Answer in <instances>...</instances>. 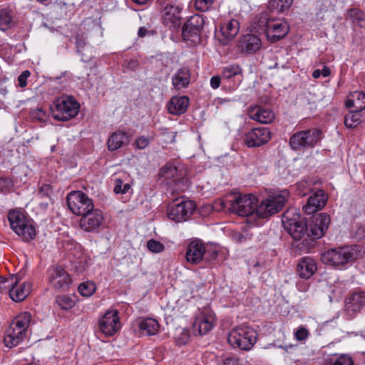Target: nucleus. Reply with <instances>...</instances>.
<instances>
[{"mask_svg":"<svg viewBox=\"0 0 365 365\" xmlns=\"http://www.w3.org/2000/svg\"><path fill=\"white\" fill-rule=\"evenodd\" d=\"M214 206L217 210L227 209L240 216L255 218L257 217L258 199L251 193L232 192L227 195L223 200L215 201Z\"/></svg>","mask_w":365,"mask_h":365,"instance_id":"obj_1","label":"nucleus"},{"mask_svg":"<svg viewBox=\"0 0 365 365\" xmlns=\"http://www.w3.org/2000/svg\"><path fill=\"white\" fill-rule=\"evenodd\" d=\"M361 255L360 245H346L329 249L322 253L321 259L325 264L343 270L350 267Z\"/></svg>","mask_w":365,"mask_h":365,"instance_id":"obj_2","label":"nucleus"},{"mask_svg":"<svg viewBox=\"0 0 365 365\" xmlns=\"http://www.w3.org/2000/svg\"><path fill=\"white\" fill-rule=\"evenodd\" d=\"M31 315L27 312L20 313L5 331L4 342L6 346L12 348L19 345L27 336Z\"/></svg>","mask_w":365,"mask_h":365,"instance_id":"obj_3","label":"nucleus"},{"mask_svg":"<svg viewBox=\"0 0 365 365\" xmlns=\"http://www.w3.org/2000/svg\"><path fill=\"white\" fill-rule=\"evenodd\" d=\"M8 220L11 230L24 241L29 242L36 235L33 220L23 211L12 210L8 213Z\"/></svg>","mask_w":365,"mask_h":365,"instance_id":"obj_4","label":"nucleus"},{"mask_svg":"<svg viewBox=\"0 0 365 365\" xmlns=\"http://www.w3.org/2000/svg\"><path fill=\"white\" fill-rule=\"evenodd\" d=\"M186 171L178 162H169L158 173L159 180L168 186L177 185V190H183L187 183Z\"/></svg>","mask_w":365,"mask_h":365,"instance_id":"obj_5","label":"nucleus"},{"mask_svg":"<svg viewBox=\"0 0 365 365\" xmlns=\"http://www.w3.org/2000/svg\"><path fill=\"white\" fill-rule=\"evenodd\" d=\"M256 331L248 326H239L233 328L229 333L227 340L234 348L241 350H250L257 341Z\"/></svg>","mask_w":365,"mask_h":365,"instance_id":"obj_6","label":"nucleus"},{"mask_svg":"<svg viewBox=\"0 0 365 365\" xmlns=\"http://www.w3.org/2000/svg\"><path fill=\"white\" fill-rule=\"evenodd\" d=\"M51 109L52 115L56 120L67 121L78 115L80 104L73 97L65 96L56 99Z\"/></svg>","mask_w":365,"mask_h":365,"instance_id":"obj_7","label":"nucleus"},{"mask_svg":"<svg viewBox=\"0 0 365 365\" xmlns=\"http://www.w3.org/2000/svg\"><path fill=\"white\" fill-rule=\"evenodd\" d=\"M282 222L284 229L294 240H299L307 232L304 218L295 208L287 210L283 214Z\"/></svg>","mask_w":365,"mask_h":365,"instance_id":"obj_8","label":"nucleus"},{"mask_svg":"<svg viewBox=\"0 0 365 365\" xmlns=\"http://www.w3.org/2000/svg\"><path fill=\"white\" fill-rule=\"evenodd\" d=\"M196 205L193 201L184 197L175 199L168 209V217L175 222L187 220L195 210Z\"/></svg>","mask_w":365,"mask_h":365,"instance_id":"obj_9","label":"nucleus"},{"mask_svg":"<svg viewBox=\"0 0 365 365\" xmlns=\"http://www.w3.org/2000/svg\"><path fill=\"white\" fill-rule=\"evenodd\" d=\"M322 139V133L316 128L297 132L289 139V145L294 150L314 148Z\"/></svg>","mask_w":365,"mask_h":365,"instance_id":"obj_10","label":"nucleus"},{"mask_svg":"<svg viewBox=\"0 0 365 365\" xmlns=\"http://www.w3.org/2000/svg\"><path fill=\"white\" fill-rule=\"evenodd\" d=\"M287 197V192H282L262 200L257 210V217L264 219L277 213L284 207Z\"/></svg>","mask_w":365,"mask_h":365,"instance_id":"obj_11","label":"nucleus"},{"mask_svg":"<svg viewBox=\"0 0 365 365\" xmlns=\"http://www.w3.org/2000/svg\"><path fill=\"white\" fill-rule=\"evenodd\" d=\"M67 204L72 213L81 217L94 207L93 200L81 191L71 192L67 195Z\"/></svg>","mask_w":365,"mask_h":365,"instance_id":"obj_12","label":"nucleus"},{"mask_svg":"<svg viewBox=\"0 0 365 365\" xmlns=\"http://www.w3.org/2000/svg\"><path fill=\"white\" fill-rule=\"evenodd\" d=\"M204 20L200 15L191 16L183 25L182 38L191 44H197L200 41V33L203 27Z\"/></svg>","mask_w":365,"mask_h":365,"instance_id":"obj_13","label":"nucleus"},{"mask_svg":"<svg viewBox=\"0 0 365 365\" xmlns=\"http://www.w3.org/2000/svg\"><path fill=\"white\" fill-rule=\"evenodd\" d=\"M99 329L106 336L115 335L121 328L118 312L115 309H109L100 318Z\"/></svg>","mask_w":365,"mask_h":365,"instance_id":"obj_14","label":"nucleus"},{"mask_svg":"<svg viewBox=\"0 0 365 365\" xmlns=\"http://www.w3.org/2000/svg\"><path fill=\"white\" fill-rule=\"evenodd\" d=\"M216 322L215 315L209 307L199 309L193 322V329L200 334H205L215 326Z\"/></svg>","mask_w":365,"mask_h":365,"instance_id":"obj_15","label":"nucleus"},{"mask_svg":"<svg viewBox=\"0 0 365 365\" xmlns=\"http://www.w3.org/2000/svg\"><path fill=\"white\" fill-rule=\"evenodd\" d=\"M289 30L287 21L283 19H268L266 23L265 32L269 41L272 43L284 38Z\"/></svg>","mask_w":365,"mask_h":365,"instance_id":"obj_16","label":"nucleus"},{"mask_svg":"<svg viewBox=\"0 0 365 365\" xmlns=\"http://www.w3.org/2000/svg\"><path fill=\"white\" fill-rule=\"evenodd\" d=\"M223 87L229 91H235L242 81V69L239 65L231 64L222 68Z\"/></svg>","mask_w":365,"mask_h":365,"instance_id":"obj_17","label":"nucleus"},{"mask_svg":"<svg viewBox=\"0 0 365 365\" xmlns=\"http://www.w3.org/2000/svg\"><path fill=\"white\" fill-rule=\"evenodd\" d=\"M271 139V132L268 128L257 127L247 131L243 137L244 143L249 148L259 147Z\"/></svg>","mask_w":365,"mask_h":365,"instance_id":"obj_18","label":"nucleus"},{"mask_svg":"<svg viewBox=\"0 0 365 365\" xmlns=\"http://www.w3.org/2000/svg\"><path fill=\"white\" fill-rule=\"evenodd\" d=\"M208 251L206 250L205 245L200 240H196L192 241L187 247L186 259L192 264H197L201 262L205 256L208 261L215 259L217 252L214 251L210 257H207Z\"/></svg>","mask_w":365,"mask_h":365,"instance_id":"obj_19","label":"nucleus"},{"mask_svg":"<svg viewBox=\"0 0 365 365\" xmlns=\"http://www.w3.org/2000/svg\"><path fill=\"white\" fill-rule=\"evenodd\" d=\"M48 282L56 289L66 290L71 283V279L61 267H54L48 270Z\"/></svg>","mask_w":365,"mask_h":365,"instance_id":"obj_20","label":"nucleus"},{"mask_svg":"<svg viewBox=\"0 0 365 365\" xmlns=\"http://www.w3.org/2000/svg\"><path fill=\"white\" fill-rule=\"evenodd\" d=\"M103 212L100 210L93 207L92 211L81 217L79 225L82 230L91 232L97 231L103 225Z\"/></svg>","mask_w":365,"mask_h":365,"instance_id":"obj_21","label":"nucleus"},{"mask_svg":"<svg viewBox=\"0 0 365 365\" xmlns=\"http://www.w3.org/2000/svg\"><path fill=\"white\" fill-rule=\"evenodd\" d=\"M327 199V195L325 194L324 191L319 190L308 198L302 210L307 215L314 214L325 206Z\"/></svg>","mask_w":365,"mask_h":365,"instance_id":"obj_22","label":"nucleus"},{"mask_svg":"<svg viewBox=\"0 0 365 365\" xmlns=\"http://www.w3.org/2000/svg\"><path fill=\"white\" fill-rule=\"evenodd\" d=\"M330 217L326 213H319L314 216L310 225L311 235L314 239L322 238L327 232L329 224Z\"/></svg>","mask_w":365,"mask_h":365,"instance_id":"obj_23","label":"nucleus"},{"mask_svg":"<svg viewBox=\"0 0 365 365\" xmlns=\"http://www.w3.org/2000/svg\"><path fill=\"white\" fill-rule=\"evenodd\" d=\"M248 115L252 120L264 124L270 123L274 119V113L272 110L259 106H250Z\"/></svg>","mask_w":365,"mask_h":365,"instance_id":"obj_24","label":"nucleus"},{"mask_svg":"<svg viewBox=\"0 0 365 365\" xmlns=\"http://www.w3.org/2000/svg\"><path fill=\"white\" fill-rule=\"evenodd\" d=\"M365 305V292L352 294L347 298L345 304V311L350 318H352Z\"/></svg>","mask_w":365,"mask_h":365,"instance_id":"obj_25","label":"nucleus"},{"mask_svg":"<svg viewBox=\"0 0 365 365\" xmlns=\"http://www.w3.org/2000/svg\"><path fill=\"white\" fill-rule=\"evenodd\" d=\"M31 289V285L29 282H21L17 277V282H14L9 289V296L14 302H21L29 295Z\"/></svg>","mask_w":365,"mask_h":365,"instance_id":"obj_26","label":"nucleus"},{"mask_svg":"<svg viewBox=\"0 0 365 365\" xmlns=\"http://www.w3.org/2000/svg\"><path fill=\"white\" fill-rule=\"evenodd\" d=\"M239 30L240 23L237 19H232L224 21L220 26L223 43H227L234 39L238 34Z\"/></svg>","mask_w":365,"mask_h":365,"instance_id":"obj_27","label":"nucleus"},{"mask_svg":"<svg viewBox=\"0 0 365 365\" xmlns=\"http://www.w3.org/2000/svg\"><path fill=\"white\" fill-rule=\"evenodd\" d=\"M261 40L255 34H246L239 41V47L245 53H254L259 49Z\"/></svg>","mask_w":365,"mask_h":365,"instance_id":"obj_28","label":"nucleus"},{"mask_svg":"<svg viewBox=\"0 0 365 365\" xmlns=\"http://www.w3.org/2000/svg\"><path fill=\"white\" fill-rule=\"evenodd\" d=\"M189 98L187 96H173L169 101L167 108L170 114L180 115L184 113L188 107Z\"/></svg>","mask_w":365,"mask_h":365,"instance_id":"obj_29","label":"nucleus"},{"mask_svg":"<svg viewBox=\"0 0 365 365\" xmlns=\"http://www.w3.org/2000/svg\"><path fill=\"white\" fill-rule=\"evenodd\" d=\"M317 263L310 257H304L298 263L297 271L301 278L309 279L317 271Z\"/></svg>","mask_w":365,"mask_h":365,"instance_id":"obj_30","label":"nucleus"},{"mask_svg":"<svg viewBox=\"0 0 365 365\" xmlns=\"http://www.w3.org/2000/svg\"><path fill=\"white\" fill-rule=\"evenodd\" d=\"M130 137L127 133L122 130L113 132L107 141L108 149L110 151L116 150L122 146L127 145Z\"/></svg>","mask_w":365,"mask_h":365,"instance_id":"obj_31","label":"nucleus"},{"mask_svg":"<svg viewBox=\"0 0 365 365\" xmlns=\"http://www.w3.org/2000/svg\"><path fill=\"white\" fill-rule=\"evenodd\" d=\"M346 108H354L355 110L361 112L365 109V93L356 91L350 93L346 101Z\"/></svg>","mask_w":365,"mask_h":365,"instance_id":"obj_32","label":"nucleus"},{"mask_svg":"<svg viewBox=\"0 0 365 365\" xmlns=\"http://www.w3.org/2000/svg\"><path fill=\"white\" fill-rule=\"evenodd\" d=\"M180 9L178 6L168 5L162 11L163 21L167 25L178 24Z\"/></svg>","mask_w":365,"mask_h":365,"instance_id":"obj_33","label":"nucleus"},{"mask_svg":"<svg viewBox=\"0 0 365 365\" xmlns=\"http://www.w3.org/2000/svg\"><path fill=\"white\" fill-rule=\"evenodd\" d=\"M190 71L186 68L178 69L172 78L173 85L177 90L187 87L190 83Z\"/></svg>","mask_w":365,"mask_h":365,"instance_id":"obj_34","label":"nucleus"},{"mask_svg":"<svg viewBox=\"0 0 365 365\" xmlns=\"http://www.w3.org/2000/svg\"><path fill=\"white\" fill-rule=\"evenodd\" d=\"M138 327L142 334L145 335H155L159 329L158 322L152 318L142 319L139 324Z\"/></svg>","mask_w":365,"mask_h":365,"instance_id":"obj_35","label":"nucleus"},{"mask_svg":"<svg viewBox=\"0 0 365 365\" xmlns=\"http://www.w3.org/2000/svg\"><path fill=\"white\" fill-rule=\"evenodd\" d=\"M78 297L75 294H61L56 297V303L62 310H70L75 307Z\"/></svg>","mask_w":365,"mask_h":365,"instance_id":"obj_36","label":"nucleus"},{"mask_svg":"<svg viewBox=\"0 0 365 365\" xmlns=\"http://www.w3.org/2000/svg\"><path fill=\"white\" fill-rule=\"evenodd\" d=\"M72 255L76 259V263L77 269L79 272L85 270L86 267L88 264L90 259L89 257L85 253L83 250L80 245L75 247V250L72 252Z\"/></svg>","mask_w":365,"mask_h":365,"instance_id":"obj_37","label":"nucleus"},{"mask_svg":"<svg viewBox=\"0 0 365 365\" xmlns=\"http://www.w3.org/2000/svg\"><path fill=\"white\" fill-rule=\"evenodd\" d=\"M361 123V112L351 110L344 117V124L347 128H356Z\"/></svg>","mask_w":365,"mask_h":365,"instance_id":"obj_38","label":"nucleus"},{"mask_svg":"<svg viewBox=\"0 0 365 365\" xmlns=\"http://www.w3.org/2000/svg\"><path fill=\"white\" fill-rule=\"evenodd\" d=\"M292 0H270L268 7L272 11L282 13L287 11L292 5Z\"/></svg>","mask_w":365,"mask_h":365,"instance_id":"obj_39","label":"nucleus"},{"mask_svg":"<svg viewBox=\"0 0 365 365\" xmlns=\"http://www.w3.org/2000/svg\"><path fill=\"white\" fill-rule=\"evenodd\" d=\"M13 12L9 9H2L0 10V29L6 30L12 25Z\"/></svg>","mask_w":365,"mask_h":365,"instance_id":"obj_40","label":"nucleus"},{"mask_svg":"<svg viewBox=\"0 0 365 365\" xmlns=\"http://www.w3.org/2000/svg\"><path fill=\"white\" fill-rule=\"evenodd\" d=\"M96 286L94 282L88 281L79 284L78 291L83 297H91L96 292Z\"/></svg>","mask_w":365,"mask_h":365,"instance_id":"obj_41","label":"nucleus"},{"mask_svg":"<svg viewBox=\"0 0 365 365\" xmlns=\"http://www.w3.org/2000/svg\"><path fill=\"white\" fill-rule=\"evenodd\" d=\"M349 16L361 27H365V12L358 9H351L349 11Z\"/></svg>","mask_w":365,"mask_h":365,"instance_id":"obj_42","label":"nucleus"},{"mask_svg":"<svg viewBox=\"0 0 365 365\" xmlns=\"http://www.w3.org/2000/svg\"><path fill=\"white\" fill-rule=\"evenodd\" d=\"M14 282H17L16 275H11L9 277H0V291L9 293V289Z\"/></svg>","mask_w":365,"mask_h":365,"instance_id":"obj_43","label":"nucleus"},{"mask_svg":"<svg viewBox=\"0 0 365 365\" xmlns=\"http://www.w3.org/2000/svg\"><path fill=\"white\" fill-rule=\"evenodd\" d=\"M115 185L113 191L116 194H125L131 190V186L128 182L124 183L123 180L119 178H115Z\"/></svg>","mask_w":365,"mask_h":365,"instance_id":"obj_44","label":"nucleus"},{"mask_svg":"<svg viewBox=\"0 0 365 365\" xmlns=\"http://www.w3.org/2000/svg\"><path fill=\"white\" fill-rule=\"evenodd\" d=\"M14 186V181L8 177L0 178V192L7 194L12 191Z\"/></svg>","mask_w":365,"mask_h":365,"instance_id":"obj_45","label":"nucleus"},{"mask_svg":"<svg viewBox=\"0 0 365 365\" xmlns=\"http://www.w3.org/2000/svg\"><path fill=\"white\" fill-rule=\"evenodd\" d=\"M147 247L151 252L159 253L165 250V246L160 242L155 240H150L147 242Z\"/></svg>","mask_w":365,"mask_h":365,"instance_id":"obj_46","label":"nucleus"},{"mask_svg":"<svg viewBox=\"0 0 365 365\" xmlns=\"http://www.w3.org/2000/svg\"><path fill=\"white\" fill-rule=\"evenodd\" d=\"M309 336V330L304 327H299L294 332V339L298 341H306Z\"/></svg>","mask_w":365,"mask_h":365,"instance_id":"obj_47","label":"nucleus"},{"mask_svg":"<svg viewBox=\"0 0 365 365\" xmlns=\"http://www.w3.org/2000/svg\"><path fill=\"white\" fill-rule=\"evenodd\" d=\"M331 365H354V361L348 355L342 354L332 360Z\"/></svg>","mask_w":365,"mask_h":365,"instance_id":"obj_48","label":"nucleus"},{"mask_svg":"<svg viewBox=\"0 0 365 365\" xmlns=\"http://www.w3.org/2000/svg\"><path fill=\"white\" fill-rule=\"evenodd\" d=\"M150 139L145 135L138 137L134 143L133 145L135 148L143 150L148 146L150 144Z\"/></svg>","mask_w":365,"mask_h":365,"instance_id":"obj_49","label":"nucleus"},{"mask_svg":"<svg viewBox=\"0 0 365 365\" xmlns=\"http://www.w3.org/2000/svg\"><path fill=\"white\" fill-rule=\"evenodd\" d=\"M214 0H195V7L197 10L205 11L212 5Z\"/></svg>","mask_w":365,"mask_h":365,"instance_id":"obj_50","label":"nucleus"},{"mask_svg":"<svg viewBox=\"0 0 365 365\" xmlns=\"http://www.w3.org/2000/svg\"><path fill=\"white\" fill-rule=\"evenodd\" d=\"M206 365H222V358L217 356L213 353H210L204 356Z\"/></svg>","mask_w":365,"mask_h":365,"instance_id":"obj_51","label":"nucleus"},{"mask_svg":"<svg viewBox=\"0 0 365 365\" xmlns=\"http://www.w3.org/2000/svg\"><path fill=\"white\" fill-rule=\"evenodd\" d=\"M31 73L29 71L26 70L23 71L21 75L18 77L19 86L21 88H24L27 85V78L30 76Z\"/></svg>","mask_w":365,"mask_h":365,"instance_id":"obj_52","label":"nucleus"},{"mask_svg":"<svg viewBox=\"0 0 365 365\" xmlns=\"http://www.w3.org/2000/svg\"><path fill=\"white\" fill-rule=\"evenodd\" d=\"M32 116L40 121H43L46 118V113L41 108H38L32 111Z\"/></svg>","mask_w":365,"mask_h":365,"instance_id":"obj_53","label":"nucleus"},{"mask_svg":"<svg viewBox=\"0 0 365 365\" xmlns=\"http://www.w3.org/2000/svg\"><path fill=\"white\" fill-rule=\"evenodd\" d=\"M185 309V307L180 301H178L176 305L173 308V315L178 317L183 313Z\"/></svg>","mask_w":365,"mask_h":365,"instance_id":"obj_54","label":"nucleus"},{"mask_svg":"<svg viewBox=\"0 0 365 365\" xmlns=\"http://www.w3.org/2000/svg\"><path fill=\"white\" fill-rule=\"evenodd\" d=\"M355 237L358 240L365 239V225H360L355 231Z\"/></svg>","mask_w":365,"mask_h":365,"instance_id":"obj_55","label":"nucleus"},{"mask_svg":"<svg viewBox=\"0 0 365 365\" xmlns=\"http://www.w3.org/2000/svg\"><path fill=\"white\" fill-rule=\"evenodd\" d=\"M221 77L220 76H214L210 79V86L213 89H217L220 86Z\"/></svg>","mask_w":365,"mask_h":365,"instance_id":"obj_56","label":"nucleus"},{"mask_svg":"<svg viewBox=\"0 0 365 365\" xmlns=\"http://www.w3.org/2000/svg\"><path fill=\"white\" fill-rule=\"evenodd\" d=\"M125 68L130 71H135L138 66V61L135 59H130L125 63Z\"/></svg>","mask_w":365,"mask_h":365,"instance_id":"obj_57","label":"nucleus"},{"mask_svg":"<svg viewBox=\"0 0 365 365\" xmlns=\"http://www.w3.org/2000/svg\"><path fill=\"white\" fill-rule=\"evenodd\" d=\"M222 365H237V361L232 357L226 359L222 358Z\"/></svg>","mask_w":365,"mask_h":365,"instance_id":"obj_58","label":"nucleus"},{"mask_svg":"<svg viewBox=\"0 0 365 365\" xmlns=\"http://www.w3.org/2000/svg\"><path fill=\"white\" fill-rule=\"evenodd\" d=\"M321 71V76L323 77H327L330 75L331 71L328 66H324Z\"/></svg>","mask_w":365,"mask_h":365,"instance_id":"obj_59","label":"nucleus"},{"mask_svg":"<svg viewBox=\"0 0 365 365\" xmlns=\"http://www.w3.org/2000/svg\"><path fill=\"white\" fill-rule=\"evenodd\" d=\"M312 76L314 78H319L321 76V71L319 69L314 70Z\"/></svg>","mask_w":365,"mask_h":365,"instance_id":"obj_60","label":"nucleus"},{"mask_svg":"<svg viewBox=\"0 0 365 365\" xmlns=\"http://www.w3.org/2000/svg\"><path fill=\"white\" fill-rule=\"evenodd\" d=\"M146 32H147V30L145 28L141 27L138 30V35L140 37H143L145 36Z\"/></svg>","mask_w":365,"mask_h":365,"instance_id":"obj_61","label":"nucleus"},{"mask_svg":"<svg viewBox=\"0 0 365 365\" xmlns=\"http://www.w3.org/2000/svg\"><path fill=\"white\" fill-rule=\"evenodd\" d=\"M133 2L138 4H145L148 3L150 0H132Z\"/></svg>","mask_w":365,"mask_h":365,"instance_id":"obj_62","label":"nucleus"},{"mask_svg":"<svg viewBox=\"0 0 365 365\" xmlns=\"http://www.w3.org/2000/svg\"><path fill=\"white\" fill-rule=\"evenodd\" d=\"M49 190H50V187H49L48 185H44V186L42 187L41 192H42L43 190L48 191Z\"/></svg>","mask_w":365,"mask_h":365,"instance_id":"obj_63","label":"nucleus"},{"mask_svg":"<svg viewBox=\"0 0 365 365\" xmlns=\"http://www.w3.org/2000/svg\"><path fill=\"white\" fill-rule=\"evenodd\" d=\"M299 289L300 291H306L307 290V287L305 286L304 289H301V287H299Z\"/></svg>","mask_w":365,"mask_h":365,"instance_id":"obj_64","label":"nucleus"}]
</instances>
